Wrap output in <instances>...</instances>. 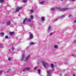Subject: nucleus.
Returning a JSON list of instances; mask_svg holds the SVG:
<instances>
[{
  "label": "nucleus",
  "mask_w": 76,
  "mask_h": 76,
  "mask_svg": "<svg viewBox=\"0 0 76 76\" xmlns=\"http://www.w3.org/2000/svg\"><path fill=\"white\" fill-rule=\"evenodd\" d=\"M37 64H39V62H37Z\"/></svg>",
  "instance_id": "nucleus-42"
},
{
  "label": "nucleus",
  "mask_w": 76,
  "mask_h": 76,
  "mask_svg": "<svg viewBox=\"0 0 76 76\" xmlns=\"http://www.w3.org/2000/svg\"><path fill=\"white\" fill-rule=\"evenodd\" d=\"M22 7H20L19 8H17L16 9L15 12H19V10H20L21 9H22Z\"/></svg>",
  "instance_id": "nucleus-4"
},
{
  "label": "nucleus",
  "mask_w": 76,
  "mask_h": 76,
  "mask_svg": "<svg viewBox=\"0 0 76 76\" xmlns=\"http://www.w3.org/2000/svg\"><path fill=\"white\" fill-rule=\"evenodd\" d=\"M71 1H76V0H71Z\"/></svg>",
  "instance_id": "nucleus-44"
},
{
  "label": "nucleus",
  "mask_w": 76,
  "mask_h": 76,
  "mask_svg": "<svg viewBox=\"0 0 76 76\" xmlns=\"http://www.w3.org/2000/svg\"><path fill=\"white\" fill-rule=\"evenodd\" d=\"M29 57L30 56L29 55L26 58V60H25V61H27L29 59Z\"/></svg>",
  "instance_id": "nucleus-7"
},
{
  "label": "nucleus",
  "mask_w": 76,
  "mask_h": 76,
  "mask_svg": "<svg viewBox=\"0 0 76 76\" xmlns=\"http://www.w3.org/2000/svg\"><path fill=\"white\" fill-rule=\"evenodd\" d=\"M26 70H30V68L29 67L26 68Z\"/></svg>",
  "instance_id": "nucleus-14"
},
{
  "label": "nucleus",
  "mask_w": 76,
  "mask_h": 76,
  "mask_svg": "<svg viewBox=\"0 0 76 76\" xmlns=\"http://www.w3.org/2000/svg\"><path fill=\"white\" fill-rule=\"evenodd\" d=\"M42 63L43 64V65L44 66V67L45 68H47V66H46V65H47L48 66H50V65H49V64H48V63H45V62H44V61H42Z\"/></svg>",
  "instance_id": "nucleus-1"
},
{
  "label": "nucleus",
  "mask_w": 76,
  "mask_h": 76,
  "mask_svg": "<svg viewBox=\"0 0 76 76\" xmlns=\"http://www.w3.org/2000/svg\"><path fill=\"white\" fill-rule=\"evenodd\" d=\"M30 13H34V11L33 10H31L30 11Z\"/></svg>",
  "instance_id": "nucleus-26"
},
{
  "label": "nucleus",
  "mask_w": 76,
  "mask_h": 76,
  "mask_svg": "<svg viewBox=\"0 0 76 76\" xmlns=\"http://www.w3.org/2000/svg\"><path fill=\"white\" fill-rule=\"evenodd\" d=\"M18 16H20V15H18Z\"/></svg>",
  "instance_id": "nucleus-48"
},
{
  "label": "nucleus",
  "mask_w": 76,
  "mask_h": 76,
  "mask_svg": "<svg viewBox=\"0 0 76 76\" xmlns=\"http://www.w3.org/2000/svg\"><path fill=\"white\" fill-rule=\"evenodd\" d=\"M25 54H23V55L21 57L20 61H23V60L24 58H25Z\"/></svg>",
  "instance_id": "nucleus-3"
},
{
  "label": "nucleus",
  "mask_w": 76,
  "mask_h": 76,
  "mask_svg": "<svg viewBox=\"0 0 76 76\" xmlns=\"http://www.w3.org/2000/svg\"><path fill=\"white\" fill-rule=\"evenodd\" d=\"M4 2V0H0V3H3Z\"/></svg>",
  "instance_id": "nucleus-23"
},
{
  "label": "nucleus",
  "mask_w": 76,
  "mask_h": 76,
  "mask_svg": "<svg viewBox=\"0 0 76 76\" xmlns=\"http://www.w3.org/2000/svg\"><path fill=\"white\" fill-rule=\"evenodd\" d=\"M10 33L11 35H13V34H14V32H10Z\"/></svg>",
  "instance_id": "nucleus-18"
},
{
  "label": "nucleus",
  "mask_w": 76,
  "mask_h": 76,
  "mask_svg": "<svg viewBox=\"0 0 76 76\" xmlns=\"http://www.w3.org/2000/svg\"><path fill=\"white\" fill-rule=\"evenodd\" d=\"M2 73H3V71H0V75H1V74H2Z\"/></svg>",
  "instance_id": "nucleus-27"
},
{
  "label": "nucleus",
  "mask_w": 76,
  "mask_h": 76,
  "mask_svg": "<svg viewBox=\"0 0 76 76\" xmlns=\"http://www.w3.org/2000/svg\"><path fill=\"white\" fill-rule=\"evenodd\" d=\"M50 66L51 67H52V68H54V65H53V64H50Z\"/></svg>",
  "instance_id": "nucleus-19"
},
{
  "label": "nucleus",
  "mask_w": 76,
  "mask_h": 76,
  "mask_svg": "<svg viewBox=\"0 0 76 76\" xmlns=\"http://www.w3.org/2000/svg\"><path fill=\"white\" fill-rule=\"evenodd\" d=\"M38 72L39 73V75H40V73H41V69H38Z\"/></svg>",
  "instance_id": "nucleus-15"
},
{
  "label": "nucleus",
  "mask_w": 76,
  "mask_h": 76,
  "mask_svg": "<svg viewBox=\"0 0 76 76\" xmlns=\"http://www.w3.org/2000/svg\"><path fill=\"white\" fill-rule=\"evenodd\" d=\"M20 50H21V48H18V51H20Z\"/></svg>",
  "instance_id": "nucleus-28"
},
{
  "label": "nucleus",
  "mask_w": 76,
  "mask_h": 76,
  "mask_svg": "<svg viewBox=\"0 0 76 76\" xmlns=\"http://www.w3.org/2000/svg\"><path fill=\"white\" fill-rule=\"evenodd\" d=\"M45 17H41V20H42V21H44L45 20Z\"/></svg>",
  "instance_id": "nucleus-6"
},
{
  "label": "nucleus",
  "mask_w": 76,
  "mask_h": 76,
  "mask_svg": "<svg viewBox=\"0 0 76 76\" xmlns=\"http://www.w3.org/2000/svg\"><path fill=\"white\" fill-rule=\"evenodd\" d=\"M10 23H10V21H8L7 22V25H10Z\"/></svg>",
  "instance_id": "nucleus-12"
},
{
  "label": "nucleus",
  "mask_w": 76,
  "mask_h": 76,
  "mask_svg": "<svg viewBox=\"0 0 76 76\" xmlns=\"http://www.w3.org/2000/svg\"><path fill=\"white\" fill-rule=\"evenodd\" d=\"M54 10V8H52L51 9V11H53Z\"/></svg>",
  "instance_id": "nucleus-29"
},
{
  "label": "nucleus",
  "mask_w": 76,
  "mask_h": 76,
  "mask_svg": "<svg viewBox=\"0 0 76 76\" xmlns=\"http://www.w3.org/2000/svg\"><path fill=\"white\" fill-rule=\"evenodd\" d=\"M7 73H9V71H7Z\"/></svg>",
  "instance_id": "nucleus-47"
},
{
  "label": "nucleus",
  "mask_w": 76,
  "mask_h": 76,
  "mask_svg": "<svg viewBox=\"0 0 76 76\" xmlns=\"http://www.w3.org/2000/svg\"><path fill=\"white\" fill-rule=\"evenodd\" d=\"M65 16H65V15H63L60 16V18H61V19H62V18H65Z\"/></svg>",
  "instance_id": "nucleus-10"
},
{
  "label": "nucleus",
  "mask_w": 76,
  "mask_h": 76,
  "mask_svg": "<svg viewBox=\"0 0 76 76\" xmlns=\"http://www.w3.org/2000/svg\"><path fill=\"white\" fill-rule=\"evenodd\" d=\"M37 67H35L34 68V70H36L37 69Z\"/></svg>",
  "instance_id": "nucleus-41"
},
{
  "label": "nucleus",
  "mask_w": 76,
  "mask_h": 76,
  "mask_svg": "<svg viewBox=\"0 0 76 76\" xmlns=\"http://www.w3.org/2000/svg\"><path fill=\"white\" fill-rule=\"evenodd\" d=\"M68 29H70V28H68Z\"/></svg>",
  "instance_id": "nucleus-49"
},
{
  "label": "nucleus",
  "mask_w": 76,
  "mask_h": 76,
  "mask_svg": "<svg viewBox=\"0 0 76 76\" xmlns=\"http://www.w3.org/2000/svg\"><path fill=\"white\" fill-rule=\"evenodd\" d=\"M53 35V33H50V34L49 35V36H51Z\"/></svg>",
  "instance_id": "nucleus-32"
},
{
  "label": "nucleus",
  "mask_w": 76,
  "mask_h": 76,
  "mask_svg": "<svg viewBox=\"0 0 76 76\" xmlns=\"http://www.w3.org/2000/svg\"><path fill=\"white\" fill-rule=\"evenodd\" d=\"M23 2L24 3H26L27 2V0H23Z\"/></svg>",
  "instance_id": "nucleus-25"
},
{
  "label": "nucleus",
  "mask_w": 76,
  "mask_h": 76,
  "mask_svg": "<svg viewBox=\"0 0 76 76\" xmlns=\"http://www.w3.org/2000/svg\"><path fill=\"white\" fill-rule=\"evenodd\" d=\"M12 50H14V47H12L11 48Z\"/></svg>",
  "instance_id": "nucleus-38"
},
{
  "label": "nucleus",
  "mask_w": 76,
  "mask_h": 76,
  "mask_svg": "<svg viewBox=\"0 0 76 76\" xmlns=\"http://www.w3.org/2000/svg\"><path fill=\"white\" fill-rule=\"evenodd\" d=\"M1 34L2 35V37H3L4 36V33L3 32L1 33Z\"/></svg>",
  "instance_id": "nucleus-24"
},
{
  "label": "nucleus",
  "mask_w": 76,
  "mask_h": 76,
  "mask_svg": "<svg viewBox=\"0 0 76 76\" xmlns=\"http://www.w3.org/2000/svg\"><path fill=\"white\" fill-rule=\"evenodd\" d=\"M8 36H6L5 37V38H7V39H8Z\"/></svg>",
  "instance_id": "nucleus-34"
},
{
  "label": "nucleus",
  "mask_w": 76,
  "mask_h": 76,
  "mask_svg": "<svg viewBox=\"0 0 76 76\" xmlns=\"http://www.w3.org/2000/svg\"><path fill=\"white\" fill-rule=\"evenodd\" d=\"M34 44H35V43L32 42H30V45H34Z\"/></svg>",
  "instance_id": "nucleus-13"
},
{
  "label": "nucleus",
  "mask_w": 76,
  "mask_h": 76,
  "mask_svg": "<svg viewBox=\"0 0 76 76\" xmlns=\"http://www.w3.org/2000/svg\"><path fill=\"white\" fill-rule=\"evenodd\" d=\"M58 20V19H56L54 20V21L55 22V21H57Z\"/></svg>",
  "instance_id": "nucleus-36"
},
{
  "label": "nucleus",
  "mask_w": 76,
  "mask_h": 76,
  "mask_svg": "<svg viewBox=\"0 0 76 76\" xmlns=\"http://www.w3.org/2000/svg\"><path fill=\"white\" fill-rule=\"evenodd\" d=\"M29 34H30V35H31V34H32V33H31V32H29Z\"/></svg>",
  "instance_id": "nucleus-43"
},
{
  "label": "nucleus",
  "mask_w": 76,
  "mask_h": 76,
  "mask_svg": "<svg viewBox=\"0 0 76 76\" xmlns=\"http://www.w3.org/2000/svg\"><path fill=\"white\" fill-rule=\"evenodd\" d=\"M54 47L55 48H58V46H57V45H55L54 46Z\"/></svg>",
  "instance_id": "nucleus-21"
},
{
  "label": "nucleus",
  "mask_w": 76,
  "mask_h": 76,
  "mask_svg": "<svg viewBox=\"0 0 76 76\" xmlns=\"http://www.w3.org/2000/svg\"><path fill=\"white\" fill-rule=\"evenodd\" d=\"M56 9L57 10H59V9H60V7H58Z\"/></svg>",
  "instance_id": "nucleus-30"
},
{
  "label": "nucleus",
  "mask_w": 76,
  "mask_h": 76,
  "mask_svg": "<svg viewBox=\"0 0 76 76\" xmlns=\"http://www.w3.org/2000/svg\"><path fill=\"white\" fill-rule=\"evenodd\" d=\"M26 69V68H24V69L23 70V72H26V71L25 70Z\"/></svg>",
  "instance_id": "nucleus-31"
},
{
  "label": "nucleus",
  "mask_w": 76,
  "mask_h": 76,
  "mask_svg": "<svg viewBox=\"0 0 76 76\" xmlns=\"http://www.w3.org/2000/svg\"><path fill=\"white\" fill-rule=\"evenodd\" d=\"M51 26H49L48 28V32H49L50 31V29H51Z\"/></svg>",
  "instance_id": "nucleus-9"
},
{
  "label": "nucleus",
  "mask_w": 76,
  "mask_h": 76,
  "mask_svg": "<svg viewBox=\"0 0 76 76\" xmlns=\"http://www.w3.org/2000/svg\"><path fill=\"white\" fill-rule=\"evenodd\" d=\"M8 60H9V61H11V58H9Z\"/></svg>",
  "instance_id": "nucleus-33"
},
{
  "label": "nucleus",
  "mask_w": 76,
  "mask_h": 76,
  "mask_svg": "<svg viewBox=\"0 0 76 76\" xmlns=\"http://www.w3.org/2000/svg\"><path fill=\"white\" fill-rule=\"evenodd\" d=\"M34 35H33V34H31L29 36V38H30V39H32L33 38V36Z\"/></svg>",
  "instance_id": "nucleus-5"
},
{
  "label": "nucleus",
  "mask_w": 76,
  "mask_h": 76,
  "mask_svg": "<svg viewBox=\"0 0 76 76\" xmlns=\"http://www.w3.org/2000/svg\"><path fill=\"white\" fill-rule=\"evenodd\" d=\"M45 1H42V2H39V3L40 4H44L45 3Z\"/></svg>",
  "instance_id": "nucleus-17"
},
{
  "label": "nucleus",
  "mask_w": 76,
  "mask_h": 76,
  "mask_svg": "<svg viewBox=\"0 0 76 76\" xmlns=\"http://www.w3.org/2000/svg\"><path fill=\"white\" fill-rule=\"evenodd\" d=\"M61 0V1H63V0Z\"/></svg>",
  "instance_id": "nucleus-45"
},
{
  "label": "nucleus",
  "mask_w": 76,
  "mask_h": 76,
  "mask_svg": "<svg viewBox=\"0 0 76 76\" xmlns=\"http://www.w3.org/2000/svg\"><path fill=\"white\" fill-rule=\"evenodd\" d=\"M75 42H76V39L74 41H73V43H75Z\"/></svg>",
  "instance_id": "nucleus-35"
},
{
  "label": "nucleus",
  "mask_w": 76,
  "mask_h": 76,
  "mask_svg": "<svg viewBox=\"0 0 76 76\" xmlns=\"http://www.w3.org/2000/svg\"><path fill=\"white\" fill-rule=\"evenodd\" d=\"M34 16L33 15H31V19H34Z\"/></svg>",
  "instance_id": "nucleus-16"
},
{
  "label": "nucleus",
  "mask_w": 76,
  "mask_h": 76,
  "mask_svg": "<svg viewBox=\"0 0 76 76\" xmlns=\"http://www.w3.org/2000/svg\"><path fill=\"white\" fill-rule=\"evenodd\" d=\"M72 56H74V57H75V56H76V55H72Z\"/></svg>",
  "instance_id": "nucleus-39"
},
{
  "label": "nucleus",
  "mask_w": 76,
  "mask_h": 76,
  "mask_svg": "<svg viewBox=\"0 0 76 76\" xmlns=\"http://www.w3.org/2000/svg\"><path fill=\"white\" fill-rule=\"evenodd\" d=\"M0 48H3L4 47L3 46H2L1 44H0Z\"/></svg>",
  "instance_id": "nucleus-20"
},
{
  "label": "nucleus",
  "mask_w": 76,
  "mask_h": 76,
  "mask_svg": "<svg viewBox=\"0 0 76 76\" xmlns=\"http://www.w3.org/2000/svg\"><path fill=\"white\" fill-rule=\"evenodd\" d=\"M26 20H27V18H26L25 19H24V21L23 22V24H25V22H26Z\"/></svg>",
  "instance_id": "nucleus-11"
},
{
  "label": "nucleus",
  "mask_w": 76,
  "mask_h": 76,
  "mask_svg": "<svg viewBox=\"0 0 76 76\" xmlns=\"http://www.w3.org/2000/svg\"><path fill=\"white\" fill-rule=\"evenodd\" d=\"M72 16V15H69V17H71V16Z\"/></svg>",
  "instance_id": "nucleus-37"
},
{
  "label": "nucleus",
  "mask_w": 76,
  "mask_h": 76,
  "mask_svg": "<svg viewBox=\"0 0 76 76\" xmlns=\"http://www.w3.org/2000/svg\"><path fill=\"white\" fill-rule=\"evenodd\" d=\"M76 23V20H75L74 22L73 23Z\"/></svg>",
  "instance_id": "nucleus-40"
},
{
  "label": "nucleus",
  "mask_w": 76,
  "mask_h": 76,
  "mask_svg": "<svg viewBox=\"0 0 76 76\" xmlns=\"http://www.w3.org/2000/svg\"><path fill=\"white\" fill-rule=\"evenodd\" d=\"M27 22H31V20L29 19L28 20H27Z\"/></svg>",
  "instance_id": "nucleus-22"
},
{
  "label": "nucleus",
  "mask_w": 76,
  "mask_h": 76,
  "mask_svg": "<svg viewBox=\"0 0 76 76\" xmlns=\"http://www.w3.org/2000/svg\"><path fill=\"white\" fill-rule=\"evenodd\" d=\"M50 73H51L50 71H47V73L48 74V76H50L51 75Z\"/></svg>",
  "instance_id": "nucleus-8"
},
{
  "label": "nucleus",
  "mask_w": 76,
  "mask_h": 76,
  "mask_svg": "<svg viewBox=\"0 0 76 76\" xmlns=\"http://www.w3.org/2000/svg\"><path fill=\"white\" fill-rule=\"evenodd\" d=\"M69 8H61L60 10V11H61V12H63V11H66L67 10H69Z\"/></svg>",
  "instance_id": "nucleus-2"
},
{
  "label": "nucleus",
  "mask_w": 76,
  "mask_h": 76,
  "mask_svg": "<svg viewBox=\"0 0 76 76\" xmlns=\"http://www.w3.org/2000/svg\"><path fill=\"white\" fill-rule=\"evenodd\" d=\"M73 76H75V74H74Z\"/></svg>",
  "instance_id": "nucleus-46"
}]
</instances>
